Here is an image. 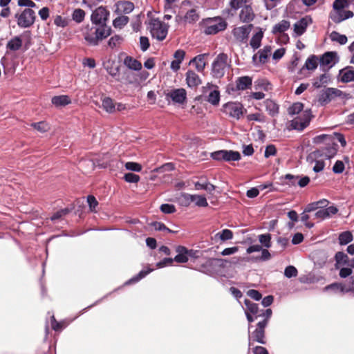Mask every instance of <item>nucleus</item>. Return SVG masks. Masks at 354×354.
Returning a JSON list of instances; mask_svg holds the SVG:
<instances>
[{
	"label": "nucleus",
	"instance_id": "44",
	"mask_svg": "<svg viewBox=\"0 0 354 354\" xmlns=\"http://www.w3.org/2000/svg\"><path fill=\"white\" fill-rule=\"evenodd\" d=\"M317 56L311 55L306 59L304 68L308 70H315L317 66Z\"/></svg>",
	"mask_w": 354,
	"mask_h": 354
},
{
	"label": "nucleus",
	"instance_id": "6",
	"mask_svg": "<svg viewBox=\"0 0 354 354\" xmlns=\"http://www.w3.org/2000/svg\"><path fill=\"white\" fill-rule=\"evenodd\" d=\"M181 6L182 9L183 10L189 8V9H187V10L185 12L183 18V20L185 23L194 24L198 21L200 15L197 10V6H194L192 3L189 0L183 1L182 2Z\"/></svg>",
	"mask_w": 354,
	"mask_h": 354
},
{
	"label": "nucleus",
	"instance_id": "56",
	"mask_svg": "<svg viewBox=\"0 0 354 354\" xmlns=\"http://www.w3.org/2000/svg\"><path fill=\"white\" fill-rule=\"evenodd\" d=\"M125 168L127 170L139 172L142 170V166L134 162H127L125 164Z\"/></svg>",
	"mask_w": 354,
	"mask_h": 354
},
{
	"label": "nucleus",
	"instance_id": "20",
	"mask_svg": "<svg viewBox=\"0 0 354 354\" xmlns=\"http://www.w3.org/2000/svg\"><path fill=\"white\" fill-rule=\"evenodd\" d=\"M290 24L288 21L282 20L273 26L272 32L274 35L284 33L290 28ZM282 37L286 40L288 39L287 35L283 34Z\"/></svg>",
	"mask_w": 354,
	"mask_h": 354
},
{
	"label": "nucleus",
	"instance_id": "61",
	"mask_svg": "<svg viewBox=\"0 0 354 354\" xmlns=\"http://www.w3.org/2000/svg\"><path fill=\"white\" fill-rule=\"evenodd\" d=\"M344 170V164L341 160H337L333 167V171L335 174H342Z\"/></svg>",
	"mask_w": 354,
	"mask_h": 354
},
{
	"label": "nucleus",
	"instance_id": "41",
	"mask_svg": "<svg viewBox=\"0 0 354 354\" xmlns=\"http://www.w3.org/2000/svg\"><path fill=\"white\" fill-rule=\"evenodd\" d=\"M328 202L326 200H322L319 201H317L316 203H313L310 204H308L306 207L305 208L304 211L305 212H311L313 211L316 210L317 208L320 207H326L328 205Z\"/></svg>",
	"mask_w": 354,
	"mask_h": 354
},
{
	"label": "nucleus",
	"instance_id": "3",
	"mask_svg": "<svg viewBox=\"0 0 354 354\" xmlns=\"http://www.w3.org/2000/svg\"><path fill=\"white\" fill-rule=\"evenodd\" d=\"M200 25L203 28V32L207 35H210L225 30L227 23L221 17H214L203 19Z\"/></svg>",
	"mask_w": 354,
	"mask_h": 354
},
{
	"label": "nucleus",
	"instance_id": "49",
	"mask_svg": "<svg viewBox=\"0 0 354 354\" xmlns=\"http://www.w3.org/2000/svg\"><path fill=\"white\" fill-rule=\"evenodd\" d=\"M299 176H294L292 174H286L284 177H282L284 180H287L286 182L283 181V183L290 185L295 186L298 183Z\"/></svg>",
	"mask_w": 354,
	"mask_h": 354
},
{
	"label": "nucleus",
	"instance_id": "33",
	"mask_svg": "<svg viewBox=\"0 0 354 354\" xmlns=\"http://www.w3.org/2000/svg\"><path fill=\"white\" fill-rule=\"evenodd\" d=\"M330 80V77L328 74L324 73L321 75L317 79H315L313 82V85L315 88H320L322 86H324L328 83Z\"/></svg>",
	"mask_w": 354,
	"mask_h": 354
},
{
	"label": "nucleus",
	"instance_id": "18",
	"mask_svg": "<svg viewBox=\"0 0 354 354\" xmlns=\"http://www.w3.org/2000/svg\"><path fill=\"white\" fill-rule=\"evenodd\" d=\"M240 20L244 23L252 21L254 18V14L252 7L249 5H245L239 14Z\"/></svg>",
	"mask_w": 354,
	"mask_h": 354
},
{
	"label": "nucleus",
	"instance_id": "60",
	"mask_svg": "<svg viewBox=\"0 0 354 354\" xmlns=\"http://www.w3.org/2000/svg\"><path fill=\"white\" fill-rule=\"evenodd\" d=\"M32 127H33L35 129L40 132H46L47 131L48 127V124L44 122H39L37 123H32L31 124Z\"/></svg>",
	"mask_w": 354,
	"mask_h": 354
},
{
	"label": "nucleus",
	"instance_id": "14",
	"mask_svg": "<svg viewBox=\"0 0 354 354\" xmlns=\"http://www.w3.org/2000/svg\"><path fill=\"white\" fill-rule=\"evenodd\" d=\"M223 259H209L201 266V272L209 275L214 273V268L223 266Z\"/></svg>",
	"mask_w": 354,
	"mask_h": 354
},
{
	"label": "nucleus",
	"instance_id": "12",
	"mask_svg": "<svg viewBox=\"0 0 354 354\" xmlns=\"http://www.w3.org/2000/svg\"><path fill=\"white\" fill-rule=\"evenodd\" d=\"M337 151V145L334 142H328L315 151L316 157L320 156L325 159H330L334 157Z\"/></svg>",
	"mask_w": 354,
	"mask_h": 354
},
{
	"label": "nucleus",
	"instance_id": "2",
	"mask_svg": "<svg viewBox=\"0 0 354 354\" xmlns=\"http://www.w3.org/2000/svg\"><path fill=\"white\" fill-rule=\"evenodd\" d=\"M111 34V28L106 24L86 26L83 30V35L86 41L91 46H97L100 41Z\"/></svg>",
	"mask_w": 354,
	"mask_h": 354
},
{
	"label": "nucleus",
	"instance_id": "10",
	"mask_svg": "<svg viewBox=\"0 0 354 354\" xmlns=\"http://www.w3.org/2000/svg\"><path fill=\"white\" fill-rule=\"evenodd\" d=\"M224 112L229 116L239 120L243 114V106L240 102H230L224 104Z\"/></svg>",
	"mask_w": 354,
	"mask_h": 354
},
{
	"label": "nucleus",
	"instance_id": "63",
	"mask_svg": "<svg viewBox=\"0 0 354 354\" xmlns=\"http://www.w3.org/2000/svg\"><path fill=\"white\" fill-rule=\"evenodd\" d=\"M69 212V209L68 208L62 209L55 213L53 214V215L51 216V220L55 221L57 219H59L64 215L67 214Z\"/></svg>",
	"mask_w": 354,
	"mask_h": 354
},
{
	"label": "nucleus",
	"instance_id": "28",
	"mask_svg": "<svg viewBox=\"0 0 354 354\" xmlns=\"http://www.w3.org/2000/svg\"><path fill=\"white\" fill-rule=\"evenodd\" d=\"M178 254L174 258V261L177 263H186L188 261L187 254V248L179 245L176 249Z\"/></svg>",
	"mask_w": 354,
	"mask_h": 354
},
{
	"label": "nucleus",
	"instance_id": "64",
	"mask_svg": "<svg viewBox=\"0 0 354 354\" xmlns=\"http://www.w3.org/2000/svg\"><path fill=\"white\" fill-rule=\"evenodd\" d=\"M247 295L255 301H259L261 299V294L256 290L252 289L247 292Z\"/></svg>",
	"mask_w": 354,
	"mask_h": 354
},
{
	"label": "nucleus",
	"instance_id": "35",
	"mask_svg": "<svg viewBox=\"0 0 354 354\" xmlns=\"http://www.w3.org/2000/svg\"><path fill=\"white\" fill-rule=\"evenodd\" d=\"M353 239V236L350 231H345L339 234L338 240L339 243L342 245L351 243Z\"/></svg>",
	"mask_w": 354,
	"mask_h": 354
},
{
	"label": "nucleus",
	"instance_id": "16",
	"mask_svg": "<svg viewBox=\"0 0 354 354\" xmlns=\"http://www.w3.org/2000/svg\"><path fill=\"white\" fill-rule=\"evenodd\" d=\"M337 61V55L335 52H326L319 59V64L322 66L331 68Z\"/></svg>",
	"mask_w": 354,
	"mask_h": 354
},
{
	"label": "nucleus",
	"instance_id": "59",
	"mask_svg": "<svg viewBox=\"0 0 354 354\" xmlns=\"http://www.w3.org/2000/svg\"><path fill=\"white\" fill-rule=\"evenodd\" d=\"M345 286L346 292H351L354 294V274L351 275L350 278L347 280Z\"/></svg>",
	"mask_w": 354,
	"mask_h": 354
},
{
	"label": "nucleus",
	"instance_id": "25",
	"mask_svg": "<svg viewBox=\"0 0 354 354\" xmlns=\"http://www.w3.org/2000/svg\"><path fill=\"white\" fill-rule=\"evenodd\" d=\"M117 12H123L124 14H129L134 9V4L129 1H119L117 4Z\"/></svg>",
	"mask_w": 354,
	"mask_h": 354
},
{
	"label": "nucleus",
	"instance_id": "26",
	"mask_svg": "<svg viewBox=\"0 0 354 354\" xmlns=\"http://www.w3.org/2000/svg\"><path fill=\"white\" fill-rule=\"evenodd\" d=\"M206 54H201L190 60L189 64H194L198 72H202L205 67V57Z\"/></svg>",
	"mask_w": 354,
	"mask_h": 354
},
{
	"label": "nucleus",
	"instance_id": "36",
	"mask_svg": "<svg viewBox=\"0 0 354 354\" xmlns=\"http://www.w3.org/2000/svg\"><path fill=\"white\" fill-rule=\"evenodd\" d=\"M330 39L341 45L346 44L348 39L345 35H341L336 31H333L330 35Z\"/></svg>",
	"mask_w": 354,
	"mask_h": 354
},
{
	"label": "nucleus",
	"instance_id": "23",
	"mask_svg": "<svg viewBox=\"0 0 354 354\" xmlns=\"http://www.w3.org/2000/svg\"><path fill=\"white\" fill-rule=\"evenodd\" d=\"M51 102L56 107H62L71 104V100L68 95H62L54 96L51 99Z\"/></svg>",
	"mask_w": 354,
	"mask_h": 354
},
{
	"label": "nucleus",
	"instance_id": "39",
	"mask_svg": "<svg viewBox=\"0 0 354 354\" xmlns=\"http://www.w3.org/2000/svg\"><path fill=\"white\" fill-rule=\"evenodd\" d=\"M207 100L212 105H217L220 101V92L217 89H214L209 92Z\"/></svg>",
	"mask_w": 354,
	"mask_h": 354
},
{
	"label": "nucleus",
	"instance_id": "21",
	"mask_svg": "<svg viewBox=\"0 0 354 354\" xmlns=\"http://www.w3.org/2000/svg\"><path fill=\"white\" fill-rule=\"evenodd\" d=\"M235 83L237 90L243 91L252 86V80L249 76H243L238 77Z\"/></svg>",
	"mask_w": 354,
	"mask_h": 354
},
{
	"label": "nucleus",
	"instance_id": "57",
	"mask_svg": "<svg viewBox=\"0 0 354 354\" xmlns=\"http://www.w3.org/2000/svg\"><path fill=\"white\" fill-rule=\"evenodd\" d=\"M124 179L127 183H136L140 180V176L133 173H127L124 174Z\"/></svg>",
	"mask_w": 354,
	"mask_h": 354
},
{
	"label": "nucleus",
	"instance_id": "22",
	"mask_svg": "<svg viewBox=\"0 0 354 354\" xmlns=\"http://www.w3.org/2000/svg\"><path fill=\"white\" fill-rule=\"evenodd\" d=\"M271 48L270 46H266L263 49L259 50L258 53L255 54L252 59L254 62H257V59H258V62L259 63H265L267 61L268 57L270 55Z\"/></svg>",
	"mask_w": 354,
	"mask_h": 354
},
{
	"label": "nucleus",
	"instance_id": "43",
	"mask_svg": "<svg viewBox=\"0 0 354 354\" xmlns=\"http://www.w3.org/2000/svg\"><path fill=\"white\" fill-rule=\"evenodd\" d=\"M335 266L337 268V265H346L348 263V257L343 252H337L335 255Z\"/></svg>",
	"mask_w": 354,
	"mask_h": 354
},
{
	"label": "nucleus",
	"instance_id": "40",
	"mask_svg": "<svg viewBox=\"0 0 354 354\" xmlns=\"http://www.w3.org/2000/svg\"><path fill=\"white\" fill-rule=\"evenodd\" d=\"M215 239H219L222 241L231 240L233 238V232L228 229L223 230L214 236Z\"/></svg>",
	"mask_w": 354,
	"mask_h": 354
},
{
	"label": "nucleus",
	"instance_id": "27",
	"mask_svg": "<svg viewBox=\"0 0 354 354\" xmlns=\"http://www.w3.org/2000/svg\"><path fill=\"white\" fill-rule=\"evenodd\" d=\"M123 62L131 70L140 71L142 68L141 62L131 56H127Z\"/></svg>",
	"mask_w": 354,
	"mask_h": 354
},
{
	"label": "nucleus",
	"instance_id": "54",
	"mask_svg": "<svg viewBox=\"0 0 354 354\" xmlns=\"http://www.w3.org/2000/svg\"><path fill=\"white\" fill-rule=\"evenodd\" d=\"M66 324L64 322H57L53 315L51 316V327L55 331H59L62 330L64 327H66Z\"/></svg>",
	"mask_w": 354,
	"mask_h": 354
},
{
	"label": "nucleus",
	"instance_id": "46",
	"mask_svg": "<svg viewBox=\"0 0 354 354\" xmlns=\"http://www.w3.org/2000/svg\"><path fill=\"white\" fill-rule=\"evenodd\" d=\"M271 234L269 233L259 235V241L266 248H270L272 245Z\"/></svg>",
	"mask_w": 354,
	"mask_h": 354
},
{
	"label": "nucleus",
	"instance_id": "11",
	"mask_svg": "<svg viewBox=\"0 0 354 354\" xmlns=\"http://www.w3.org/2000/svg\"><path fill=\"white\" fill-rule=\"evenodd\" d=\"M109 16V12L106 8L100 6L92 12L91 19L93 24L100 26L106 24Z\"/></svg>",
	"mask_w": 354,
	"mask_h": 354
},
{
	"label": "nucleus",
	"instance_id": "30",
	"mask_svg": "<svg viewBox=\"0 0 354 354\" xmlns=\"http://www.w3.org/2000/svg\"><path fill=\"white\" fill-rule=\"evenodd\" d=\"M187 198L191 201L194 202L196 205L198 207H207L208 203L205 196L201 195L187 194Z\"/></svg>",
	"mask_w": 354,
	"mask_h": 354
},
{
	"label": "nucleus",
	"instance_id": "45",
	"mask_svg": "<svg viewBox=\"0 0 354 354\" xmlns=\"http://www.w3.org/2000/svg\"><path fill=\"white\" fill-rule=\"evenodd\" d=\"M85 17V12L80 8L75 9L72 14V19L76 23L80 24L82 22Z\"/></svg>",
	"mask_w": 354,
	"mask_h": 354
},
{
	"label": "nucleus",
	"instance_id": "34",
	"mask_svg": "<svg viewBox=\"0 0 354 354\" xmlns=\"http://www.w3.org/2000/svg\"><path fill=\"white\" fill-rule=\"evenodd\" d=\"M244 303L246 306L245 312H248L249 313H251L254 315H256V317H258V315H259L258 304L253 303L252 301L247 299H245Z\"/></svg>",
	"mask_w": 354,
	"mask_h": 354
},
{
	"label": "nucleus",
	"instance_id": "55",
	"mask_svg": "<svg viewBox=\"0 0 354 354\" xmlns=\"http://www.w3.org/2000/svg\"><path fill=\"white\" fill-rule=\"evenodd\" d=\"M247 120L248 121L254 120L259 122H264L266 121V118L262 113H257L248 115Z\"/></svg>",
	"mask_w": 354,
	"mask_h": 354
},
{
	"label": "nucleus",
	"instance_id": "32",
	"mask_svg": "<svg viewBox=\"0 0 354 354\" xmlns=\"http://www.w3.org/2000/svg\"><path fill=\"white\" fill-rule=\"evenodd\" d=\"M22 46L21 39L16 36L12 38L7 44L6 48L10 50L16 51L18 50Z\"/></svg>",
	"mask_w": 354,
	"mask_h": 354
},
{
	"label": "nucleus",
	"instance_id": "52",
	"mask_svg": "<svg viewBox=\"0 0 354 354\" xmlns=\"http://www.w3.org/2000/svg\"><path fill=\"white\" fill-rule=\"evenodd\" d=\"M324 291H328V290L336 291L337 290H339L342 292H344L345 286L344 285H342V283H333L326 286L324 288Z\"/></svg>",
	"mask_w": 354,
	"mask_h": 354
},
{
	"label": "nucleus",
	"instance_id": "29",
	"mask_svg": "<svg viewBox=\"0 0 354 354\" xmlns=\"http://www.w3.org/2000/svg\"><path fill=\"white\" fill-rule=\"evenodd\" d=\"M263 37V32L261 28H259V31L252 36L250 42L251 47L254 50H256L260 47Z\"/></svg>",
	"mask_w": 354,
	"mask_h": 354
},
{
	"label": "nucleus",
	"instance_id": "5",
	"mask_svg": "<svg viewBox=\"0 0 354 354\" xmlns=\"http://www.w3.org/2000/svg\"><path fill=\"white\" fill-rule=\"evenodd\" d=\"M227 55L225 53L218 55L212 66V75L214 77L221 78L224 75L227 65Z\"/></svg>",
	"mask_w": 354,
	"mask_h": 354
},
{
	"label": "nucleus",
	"instance_id": "15",
	"mask_svg": "<svg viewBox=\"0 0 354 354\" xmlns=\"http://www.w3.org/2000/svg\"><path fill=\"white\" fill-rule=\"evenodd\" d=\"M353 16V12L344 10H334V11L330 14V18L336 24H339L344 20L352 17Z\"/></svg>",
	"mask_w": 354,
	"mask_h": 354
},
{
	"label": "nucleus",
	"instance_id": "7",
	"mask_svg": "<svg viewBox=\"0 0 354 354\" xmlns=\"http://www.w3.org/2000/svg\"><path fill=\"white\" fill-rule=\"evenodd\" d=\"M267 326V319H263L257 324V327L251 335L248 337V347L250 349L252 345V342H257L260 344H265V328Z\"/></svg>",
	"mask_w": 354,
	"mask_h": 354
},
{
	"label": "nucleus",
	"instance_id": "13",
	"mask_svg": "<svg viewBox=\"0 0 354 354\" xmlns=\"http://www.w3.org/2000/svg\"><path fill=\"white\" fill-rule=\"evenodd\" d=\"M252 28V24L236 27L232 30V32L238 41L245 43L248 38Z\"/></svg>",
	"mask_w": 354,
	"mask_h": 354
},
{
	"label": "nucleus",
	"instance_id": "38",
	"mask_svg": "<svg viewBox=\"0 0 354 354\" xmlns=\"http://www.w3.org/2000/svg\"><path fill=\"white\" fill-rule=\"evenodd\" d=\"M129 21V18L124 15H120L113 21V26L115 28L122 29Z\"/></svg>",
	"mask_w": 354,
	"mask_h": 354
},
{
	"label": "nucleus",
	"instance_id": "17",
	"mask_svg": "<svg viewBox=\"0 0 354 354\" xmlns=\"http://www.w3.org/2000/svg\"><path fill=\"white\" fill-rule=\"evenodd\" d=\"M167 96L169 97L174 103L183 104L187 98V93L184 88H176L171 90Z\"/></svg>",
	"mask_w": 354,
	"mask_h": 354
},
{
	"label": "nucleus",
	"instance_id": "4",
	"mask_svg": "<svg viewBox=\"0 0 354 354\" xmlns=\"http://www.w3.org/2000/svg\"><path fill=\"white\" fill-rule=\"evenodd\" d=\"M149 28L153 38L162 41L167 37L168 26L158 19H152L149 24Z\"/></svg>",
	"mask_w": 354,
	"mask_h": 354
},
{
	"label": "nucleus",
	"instance_id": "53",
	"mask_svg": "<svg viewBox=\"0 0 354 354\" xmlns=\"http://www.w3.org/2000/svg\"><path fill=\"white\" fill-rule=\"evenodd\" d=\"M123 38L120 35H115L109 39L108 45L113 48L120 44Z\"/></svg>",
	"mask_w": 354,
	"mask_h": 354
},
{
	"label": "nucleus",
	"instance_id": "1",
	"mask_svg": "<svg viewBox=\"0 0 354 354\" xmlns=\"http://www.w3.org/2000/svg\"><path fill=\"white\" fill-rule=\"evenodd\" d=\"M304 104L301 102H295L288 108V113L291 115H299L293 118L290 127L292 129L303 131L307 127L312 118L310 109L303 110Z\"/></svg>",
	"mask_w": 354,
	"mask_h": 354
},
{
	"label": "nucleus",
	"instance_id": "51",
	"mask_svg": "<svg viewBox=\"0 0 354 354\" xmlns=\"http://www.w3.org/2000/svg\"><path fill=\"white\" fill-rule=\"evenodd\" d=\"M297 274L298 271L293 266H288L284 270V275L287 278L295 277Z\"/></svg>",
	"mask_w": 354,
	"mask_h": 354
},
{
	"label": "nucleus",
	"instance_id": "19",
	"mask_svg": "<svg viewBox=\"0 0 354 354\" xmlns=\"http://www.w3.org/2000/svg\"><path fill=\"white\" fill-rule=\"evenodd\" d=\"M185 76L187 84L190 88H196L201 84L200 77L193 71L189 70Z\"/></svg>",
	"mask_w": 354,
	"mask_h": 354
},
{
	"label": "nucleus",
	"instance_id": "31",
	"mask_svg": "<svg viewBox=\"0 0 354 354\" xmlns=\"http://www.w3.org/2000/svg\"><path fill=\"white\" fill-rule=\"evenodd\" d=\"M263 103L266 111L270 115L274 116L279 113V106L273 100L267 99Z\"/></svg>",
	"mask_w": 354,
	"mask_h": 354
},
{
	"label": "nucleus",
	"instance_id": "9",
	"mask_svg": "<svg viewBox=\"0 0 354 354\" xmlns=\"http://www.w3.org/2000/svg\"><path fill=\"white\" fill-rule=\"evenodd\" d=\"M342 91L335 88H326L321 91L318 101L322 105L328 104L330 101L342 95Z\"/></svg>",
	"mask_w": 354,
	"mask_h": 354
},
{
	"label": "nucleus",
	"instance_id": "62",
	"mask_svg": "<svg viewBox=\"0 0 354 354\" xmlns=\"http://www.w3.org/2000/svg\"><path fill=\"white\" fill-rule=\"evenodd\" d=\"M87 202L88 203L91 211L95 212V207L98 205V202L97 201L96 198L93 196L89 195L87 197Z\"/></svg>",
	"mask_w": 354,
	"mask_h": 354
},
{
	"label": "nucleus",
	"instance_id": "24",
	"mask_svg": "<svg viewBox=\"0 0 354 354\" xmlns=\"http://www.w3.org/2000/svg\"><path fill=\"white\" fill-rule=\"evenodd\" d=\"M340 80L342 82H349L354 81V70L353 68L346 67L339 72Z\"/></svg>",
	"mask_w": 354,
	"mask_h": 354
},
{
	"label": "nucleus",
	"instance_id": "58",
	"mask_svg": "<svg viewBox=\"0 0 354 354\" xmlns=\"http://www.w3.org/2000/svg\"><path fill=\"white\" fill-rule=\"evenodd\" d=\"M160 210L165 214H171L176 212V207L171 204H162L160 207Z\"/></svg>",
	"mask_w": 354,
	"mask_h": 354
},
{
	"label": "nucleus",
	"instance_id": "47",
	"mask_svg": "<svg viewBox=\"0 0 354 354\" xmlns=\"http://www.w3.org/2000/svg\"><path fill=\"white\" fill-rule=\"evenodd\" d=\"M153 269H147L141 270L136 276L133 277L131 279H129L126 284H130L132 283H136L139 281L142 278L145 277L148 274H149Z\"/></svg>",
	"mask_w": 354,
	"mask_h": 354
},
{
	"label": "nucleus",
	"instance_id": "50",
	"mask_svg": "<svg viewBox=\"0 0 354 354\" xmlns=\"http://www.w3.org/2000/svg\"><path fill=\"white\" fill-rule=\"evenodd\" d=\"M351 0H335L333 2L334 10H344V8L348 7Z\"/></svg>",
	"mask_w": 354,
	"mask_h": 354
},
{
	"label": "nucleus",
	"instance_id": "37",
	"mask_svg": "<svg viewBox=\"0 0 354 354\" xmlns=\"http://www.w3.org/2000/svg\"><path fill=\"white\" fill-rule=\"evenodd\" d=\"M102 106L103 109L108 113H113L115 111V105L111 98L106 97L102 100Z\"/></svg>",
	"mask_w": 354,
	"mask_h": 354
},
{
	"label": "nucleus",
	"instance_id": "42",
	"mask_svg": "<svg viewBox=\"0 0 354 354\" xmlns=\"http://www.w3.org/2000/svg\"><path fill=\"white\" fill-rule=\"evenodd\" d=\"M224 156L225 161H237L241 159V154L238 151L231 150H225Z\"/></svg>",
	"mask_w": 354,
	"mask_h": 354
},
{
	"label": "nucleus",
	"instance_id": "48",
	"mask_svg": "<svg viewBox=\"0 0 354 354\" xmlns=\"http://www.w3.org/2000/svg\"><path fill=\"white\" fill-rule=\"evenodd\" d=\"M306 26L307 23L306 21V19H302L299 22L295 24V31L297 35H301L305 32Z\"/></svg>",
	"mask_w": 354,
	"mask_h": 354
},
{
	"label": "nucleus",
	"instance_id": "8",
	"mask_svg": "<svg viewBox=\"0 0 354 354\" xmlns=\"http://www.w3.org/2000/svg\"><path fill=\"white\" fill-rule=\"evenodd\" d=\"M17 25L21 28H28L34 24L35 13L30 8H26L21 14H17Z\"/></svg>",
	"mask_w": 354,
	"mask_h": 354
}]
</instances>
